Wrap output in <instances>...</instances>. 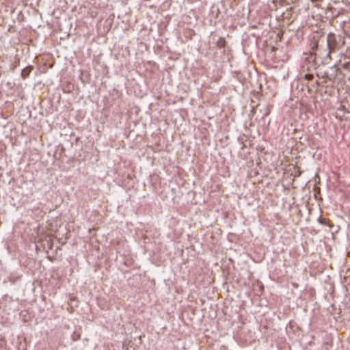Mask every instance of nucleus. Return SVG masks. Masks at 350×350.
I'll return each mask as SVG.
<instances>
[{
	"label": "nucleus",
	"mask_w": 350,
	"mask_h": 350,
	"mask_svg": "<svg viewBox=\"0 0 350 350\" xmlns=\"http://www.w3.org/2000/svg\"><path fill=\"white\" fill-rule=\"evenodd\" d=\"M345 43L344 38L330 33L327 36L325 46H319L317 44H315L318 55L322 59L323 64H328L332 59V54L343 46Z\"/></svg>",
	"instance_id": "obj_1"
},
{
	"label": "nucleus",
	"mask_w": 350,
	"mask_h": 350,
	"mask_svg": "<svg viewBox=\"0 0 350 350\" xmlns=\"http://www.w3.org/2000/svg\"><path fill=\"white\" fill-rule=\"evenodd\" d=\"M317 66L315 62V57L312 54L308 55L302 64V71H312L317 69Z\"/></svg>",
	"instance_id": "obj_2"
},
{
	"label": "nucleus",
	"mask_w": 350,
	"mask_h": 350,
	"mask_svg": "<svg viewBox=\"0 0 350 350\" xmlns=\"http://www.w3.org/2000/svg\"><path fill=\"white\" fill-rule=\"evenodd\" d=\"M316 75L318 78L327 79L332 81L336 79V74H329L327 72H317Z\"/></svg>",
	"instance_id": "obj_3"
},
{
	"label": "nucleus",
	"mask_w": 350,
	"mask_h": 350,
	"mask_svg": "<svg viewBox=\"0 0 350 350\" xmlns=\"http://www.w3.org/2000/svg\"><path fill=\"white\" fill-rule=\"evenodd\" d=\"M33 67L32 66H28L23 68L21 71V77L23 79L27 78L29 76V74L33 70Z\"/></svg>",
	"instance_id": "obj_4"
},
{
	"label": "nucleus",
	"mask_w": 350,
	"mask_h": 350,
	"mask_svg": "<svg viewBox=\"0 0 350 350\" xmlns=\"http://www.w3.org/2000/svg\"><path fill=\"white\" fill-rule=\"evenodd\" d=\"M331 70H332V74H336V77L338 76V73L340 72V68H338L336 66L331 67Z\"/></svg>",
	"instance_id": "obj_5"
},
{
	"label": "nucleus",
	"mask_w": 350,
	"mask_h": 350,
	"mask_svg": "<svg viewBox=\"0 0 350 350\" xmlns=\"http://www.w3.org/2000/svg\"><path fill=\"white\" fill-rule=\"evenodd\" d=\"M226 44V40L223 38H220L217 41V45L219 47H224Z\"/></svg>",
	"instance_id": "obj_6"
},
{
	"label": "nucleus",
	"mask_w": 350,
	"mask_h": 350,
	"mask_svg": "<svg viewBox=\"0 0 350 350\" xmlns=\"http://www.w3.org/2000/svg\"><path fill=\"white\" fill-rule=\"evenodd\" d=\"M342 68L348 71H350V60L342 64Z\"/></svg>",
	"instance_id": "obj_7"
},
{
	"label": "nucleus",
	"mask_w": 350,
	"mask_h": 350,
	"mask_svg": "<svg viewBox=\"0 0 350 350\" xmlns=\"http://www.w3.org/2000/svg\"><path fill=\"white\" fill-rule=\"evenodd\" d=\"M314 77L313 74L311 73H307L304 75V79L308 81H311Z\"/></svg>",
	"instance_id": "obj_8"
}]
</instances>
